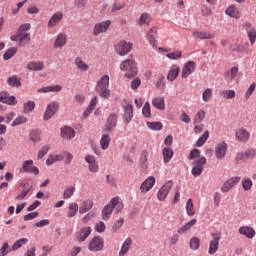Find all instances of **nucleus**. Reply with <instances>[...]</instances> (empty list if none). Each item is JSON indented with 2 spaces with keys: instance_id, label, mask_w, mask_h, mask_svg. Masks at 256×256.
<instances>
[{
  "instance_id": "nucleus-1",
  "label": "nucleus",
  "mask_w": 256,
  "mask_h": 256,
  "mask_svg": "<svg viewBox=\"0 0 256 256\" xmlns=\"http://www.w3.org/2000/svg\"><path fill=\"white\" fill-rule=\"evenodd\" d=\"M120 71H126L125 77L127 79H133V77L137 76V64H135V60L127 59L120 64Z\"/></svg>"
},
{
  "instance_id": "nucleus-2",
  "label": "nucleus",
  "mask_w": 256,
  "mask_h": 256,
  "mask_svg": "<svg viewBox=\"0 0 256 256\" xmlns=\"http://www.w3.org/2000/svg\"><path fill=\"white\" fill-rule=\"evenodd\" d=\"M97 93L102 99H109L111 90H109V75L103 76L97 83Z\"/></svg>"
},
{
  "instance_id": "nucleus-3",
  "label": "nucleus",
  "mask_w": 256,
  "mask_h": 256,
  "mask_svg": "<svg viewBox=\"0 0 256 256\" xmlns=\"http://www.w3.org/2000/svg\"><path fill=\"white\" fill-rule=\"evenodd\" d=\"M117 203H119V197H114L110 200V203L106 204L102 209V219L103 221H107L113 213V209L117 207Z\"/></svg>"
},
{
  "instance_id": "nucleus-4",
  "label": "nucleus",
  "mask_w": 256,
  "mask_h": 256,
  "mask_svg": "<svg viewBox=\"0 0 256 256\" xmlns=\"http://www.w3.org/2000/svg\"><path fill=\"white\" fill-rule=\"evenodd\" d=\"M207 164V158L201 157L193 161L192 175L193 177H199L203 173V167Z\"/></svg>"
},
{
  "instance_id": "nucleus-5",
  "label": "nucleus",
  "mask_w": 256,
  "mask_h": 256,
  "mask_svg": "<svg viewBox=\"0 0 256 256\" xmlns=\"http://www.w3.org/2000/svg\"><path fill=\"white\" fill-rule=\"evenodd\" d=\"M116 53L120 55V57H125L128 53H131V49H133V43L122 40L118 42V45L115 46Z\"/></svg>"
},
{
  "instance_id": "nucleus-6",
  "label": "nucleus",
  "mask_w": 256,
  "mask_h": 256,
  "mask_svg": "<svg viewBox=\"0 0 256 256\" xmlns=\"http://www.w3.org/2000/svg\"><path fill=\"white\" fill-rule=\"evenodd\" d=\"M212 240L209 243L208 253L209 255H215L219 251V242L221 241V233L214 232L211 234Z\"/></svg>"
},
{
  "instance_id": "nucleus-7",
  "label": "nucleus",
  "mask_w": 256,
  "mask_h": 256,
  "mask_svg": "<svg viewBox=\"0 0 256 256\" xmlns=\"http://www.w3.org/2000/svg\"><path fill=\"white\" fill-rule=\"evenodd\" d=\"M105 245V240L101 236H96L92 238L88 244L89 251L97 252L103 251Z\"/></svg>"
},
{
  "instance_id": "nucleus-8",
  "label": "nucleus",
  "mask_w": 256,
  "mask_h": 256,
  "mask_svg": "<svg viewBox=\"0 0 256 256\" xmlns=\"http://www.w3.org/2000/svg\"><path fill=\"white\" fill-rule=\"evenodd\" d=\"M11 41H19V47L29 44L31 41V34L27 32H17L16 35L10 37Z\"/></svg>"
},
{
  "instance_id": "nucleus-9",
  "label": "nucleus",
  "mask_w": 256,
  "mask_h": 256,
  "mask_svg": "<svg viewBox=\"0 0 256 256\" xmlns=\"http://www.w3.org/2000/svg\"><path fill=\"white\" fill-rule=\"evenodd\" d=\"M171 189H173V181L169 180L166 182L158 191L157 199L158 201H165L169 195Z\"/></svg>"
},
{
  "instance_id": "nucleus-10",
  "label": "nucleus",
  "mask_w": 256,
  "mask_h": 256,
  "mask_svg": "<svg viewBox=\"0 0 256 256\" xmlns=\"http://www.w3.org/2000/svg\"><path fill=\"white\" fill-rule=\"evenodd\" d=\"M59 110V102L53 101L47 105L46 111L44 112L43 120L49 121L55 113Z\"/></svg>"
},
{
  "instance_id": "nucleus-11",
  "label": "nucleus",
  "mask_w": 256,
  "mask_h": 256,
  "mask_svg": "<svg viewBox=\"0 0 256 256\" xmlns=\"http://www.w3.org/2000/svg\"><path fill=\"white\" fill-rule=\"evenodd\" d=\"M109 27H111V21L109 20L97 23L93 28V35L98 37L101 33H107V31H109Z\"/></svg>"
},
{
  "instance_id": "nucleus-12",
  "label": "nucleus",
  "mask_w": 256,
  "mask_h": 256,
  "mask_svg": "<svg viewBox=\"0 0 256 256\" xmlns=\"http://www.w3.org/2000/svg\"><path fill=\"white\" fill-rule=\"evenodd\" d=\"M240 181L241 177L239 176L231 177L223 183L220 190L222 193H229V191H231V189H233V187H235V185H237Z\"/></svg>"
},
{
  "instance_id": "nucleus-13",
  "label": "nucleus",
  "mask_w": 256,
  "mask_h": 256,
  "mask_svg": "<svg viewBox=\"0 0 256 256\" xmlns=\"http://www.w3.org/2000/svg\"><path fill=\"white\" fill-rule=\"evenodd\" d=\"M91 233H93V228H91L90 226L81 228L76 235V241H78V243L85 242L87 238L91 235Z\"/></svg>"
},
{
  "instance_id": "nucleus-14",
  "label": "nucleus",
  "mask_w": 256,
  "mask_h": 256,
  "mask_svg": "<svg viewBox=\"0 0 256 256\" xmlns=\"http://www.w3.org/2000/svg\"><path fill=\"white\" fill-rule=\"evenodd\" d=\"M23 173H33V175H39V168L33 166V160H25L22 164Z\"/></svg>"
},
{
  "instance_id": "nucleus-15",
  "label": "nucleus",
  "mask_w": 256,
  "mask_h": 256,
  "mask_svg": "<svg viewBox=\"0 0 256 256\" xmlns=\"http://www.w3.org/2000/svg\"><path fill=\"white\" fill-rule=\"evenodd\" d=\"M117 119H119V116L115 113H111L106 121L105 124V130L107 133L113 131L115 127H117Z\"/></svg>"
},
{
  "instance_id": "nucleus-16",
  "label": "nucleus",
  "mask_w": 256,
  "mask_h": 256,
  "mask_svg": "<svg viewBox=\"0 0 256 256\" xmlns=\"http://www.w3.org/2000/svg\"><path fill=\"white\" fill-rule=\"evenodd\" d=\"M197 67V64L193 61H188L186 64H184L182 69V79H187L191 73L195 71V68Z\"/></svg>"
},
{
  "instance_id": "nucleus-17",
  "label": "nucleus",
  "mask_w": 256,
  "mask_h": 256,
  "mask_svg": "<svg viewBox=\"0 0 256 256\" xmlns=\"http://www.w3.org/2000/svg\"><path fill=\"white\" fill-rule=\"evenodd\" d=\"M0 102L6 105H17V98L9 95V92H0Z\"/></svg>"
},
{
  "instance_id": "nucleus-18",
  "label": "nucleus",
  "mask_w": 256,
  "mask_h": 256,
  "mask_svg": "<svg viewBox=\"0 0 256 256\" xmlns=\"http://www.w3.org/2000/svg\"><path fill=\"white\" fill-rule=\"evenodd\" d=\"M215 155H216V159H225V155H227V143L222 142L219 143L216 147H215Z\"/></svg>"
},
{
  "instance_id": "nucleus-19",
  "label": "nucleus",
  "mask_w": 256,
  "mask_h": 256,
  "mask_svg": "<svg viewBox=\"0 0 256 256\" xmlns=\"http://www.w3.org/2000/svg\"><path fill=\"white\" fill-rule=\"evenodd\" d=\"M86 163H88V169L91 173H97L99 171V165L97 164V161L95 160V156L93 155H87L85 157Z\"/></svg>"
},
{
  "instance_id": "nucleus-20",
  "label": "nucleus",
  "mask_w": 256,
  "mask_h": 256,
  "mask_svg": "<svg viewBox=\"0 0 256 256\" xmlns=\"http://www.w3.org/2000/svg\"><path fill=\"white\" fill-rule=\"evenodd\" d=\"M155 185V177L149 176L140 186V191L142 193H147L148 191H151L153 189V186Z\"/></svg>"
},
{
  "instance_id": "nucleus-21",
  "label": "nucleus",
  "mask_w": 256,
  "mask_h": 256,
  "mask_svg": "<svg viewBox=\"0 0 256 256\" xmlns=\"http://www.w3.org/2000/svg\"><path fill=\"white\" fill-rule=\"evenodd\" d=\"M124 110V120L125 123H131L133 121V106L132 104H126L123 106Z\"/></svg>"
},
{
  "instance_id": "nucleus-22",
  "label": "nucleus",
  "mask_w": 256,
  "mask_h": 256,
  "mask_svg": "<svg viewBox=\"0 0 256 256\" xmlns=\"http://www.w3.org/2000/svg\"><path fill=\"white\" fill-rule=\"evenodd\" d=\"M250 137L251 134L245 128H241L236 132V139H238V141H240L241 143L249 141Z\"/></svg>"
},
{
  "instance_id": "nucleus-23",
  "label": "nucleus",
  "mask_w": 256,
  "mask_h": 256,
  "mask_svg": "<svg viewBox=\"0 0 256 256\" xmlns=\"http://www.w3.org/2000/svg\"><path fill=\"white\" fill-rule=\"evenodd\" d=\"M65 45H67V34L65 33L58 34L54 42V49H61V47H65Z\"/></svg>"
},
{
  "instance_id": "nucleus-24",
  "label": "nucleus",
  "mask_w": 256,
  "mask_h": 256,
  "mask_svg": "<svg viewBox=\"0 0 256 256\" xmlns=\"http://www.w3.org/2000/svg\"><path fill=\"white\" fill-rule=\"evenodd\" d=\"M60 91H63L61 85L46 86L37 90L38 93H60Z\"/></svg>"
},
{
  "instance_id": "nucleus-25",
  "label": "nucleus",
  "mask_w": 256,
  "mask_h": 256,
  "mask_svg": "<svg viewBox=\"0 0 256 256\" xmlns=\"http://www.w3.org/2000/svg\"><path fill=\"white\" fill-rule=\"evenodd\" d=\"M179 71H181V69L179 68V65L177 64L172 65L170 70L168 71L167 79L170 82L175 81V79L179 77Z\"/></svg>"
},
{
  "instance_id": "nucleus-26",
  "label": "nucleus",
  "mask_w": 256,
  "mask_h": 256,
  "mask_svg": "<svg viewBox=\"0 0 256 256\" xmlns=\"http://www.w3.org/2000/svg\"><path fill=\"white\" fill-rule=\"evenodd\" d=\"M61 137L63 139L71 140L75 137V130L71 127L64 126L61 128Z\"/></svg>"
},
{
  "instance_id": "nucleus-27",
  "label": "nucleus",
  "mask_w": 256,
  "mask_h": 256,
  "mask_svg": "<svg viewBox=\"0 0 256 256\" xmlns=\"http://www.w3.org/2000/svg\"><path fill=\"white\" fill-rule=\"evenodd\" d=\"M157 37V27H152L147 31V39L152 47H156L155 43H157L156 40Z\"/></svg>"
},
{
  "instance_id": "nucleus-28",
  "label": "nucleus",
  "mask_w": 256,
  "mask_h": 256,
  "mask_svg": "<svg viewBox=\"0 0 256 256\" xmlns=\"http://www.w3.org/2000/svg\"><path fill=\"white\" fill-rule=\"evenodd\" d=\"M238 231L240 235H244L247 239H253L255 237V230L249 226H242Z\"/></svg>"
},
{
  "instance_id": "nucleus-29",
  "label": "nucleus",
  "mask_w": 256,
  "mask_h": 256,
  "mask_svg": "<svg viewBox=\"0 0 256 256\" xmlns=\"http://www.w3.org/2000/svg\"><path fill=\"white\" fill-rule=\"evenodd\" d=\"M60 21H63V12L58 11L48 21V27H55Z\"/></svg>"
},
{
  "instance_id": "nucleus-30",
  "label": "nucleus",
  "mask_w": 256,
  "mask_h": 256,
  "mask_svg": "<svg viewBox=\"0 0 256 256\" xmlns=\"http://www.w3.org/2000/svg\"><path fill=\"white\" fill-rule=\"evenodd\" d=\"M45 67V64L41 61L38 62H29L26 66V69H28V71H43Z\"/></svg>"
},
{
  "instance_id": "nucleus-31",
  "label": "nucleus",
  "mask_w": 256,
  "mask_h": 256,
  "mask_svg": "<svg viewBox=\"0 0 256 256\" xmlns=\"http://www.w3.org/2000/svg\"><path fill=\"white\" fill-rule=\"evenodd\" d=\"M93 209V201L92 200H85L82 202L80 208H79V213L81 215L87 213L88 211H91Z\"/></svg>"
},
{
  "instance_id": "nucleus-32",
  "label": "nucleus",
  "mask_w": 256,
  "mask_h": 256,
  "mask_svg": "<svg viewBox=\"0 0 256 256\" xmlns=\"http://www.w3.org/2000/svg\"><path fill=\"white\" fill-rule=\"evenodd\" d=\"M152 105L159 111H164L165 109V98L164 97H156L152 99Z\"/></svg>"
},
{
  "instance_id": "nucleus-33",
  "label": "nucleus",
  "mask_w": 256,
  "mask_h": 256,
  "mask_svg": "<svg viewBox=\"0 0 256 256\" xmlns=\"http://www.w3.org/2000/svg\"><path fill=\"white\" fill-rule=\"evenodd\" d=\"M133 243V240H131V238H127L121 247V250L119 252V256H125L127 255L129 249H131V244Z\"/></svg>"
},
{
  "instance_id": "nucleus-34",
  "label": "nucleus",
  "mask_w": 256,
  "mask_h": 256,
  "mask_svg": "<svg viewBox=\"0 0 256 256\" xmlns=\"http://www.w3.org/2000/svg\"><path fill=\"white\" fill-rule=\"evenodd\" d=\"M137 23L140 26L149 25V23H151V14L147 12L142 13Z\"/></svg>"
},
{
  "instance_id": "nucleus-35",
  "label": "nucleus",
  "mask_w": 256,
  "mask_h": 256,
  "mask_svg": "<svg viewBox=\"0 0 256 256\" xmlns=\"http://www.w3.org/2000/svg\"><path fill=\"white\" fill-rule=\"evenodd\" d=\"M226 15H229V17H233L234 19H239V9L235 5H231L228 7L225 11Z\"/></svg>"
},
{
  "instance_id": "nucleus-36",
  "label": "nucleus",
  "mask_w": 256,
  "mask_h": 256,
  "mask_svg": "<svg viewBox=\"0 0 256 256\" xmlns=\"http://www.w3.org/2000/svg\"><path fill=\"white\" fill-rule=\"evenodd\" d=\"M109 143H111V136L109 134H103L100 140V146L103 151L109 149Z\"/></svg>"
},
{
  "instance_id": "nucleus-37",
  "label": "nucleus",
  "mask_w": 256,
  "mask_h": 256,
  "mask_svg": "<svg viewBox=\"0 0 256 256\" xmlns=\"http://www.w3.org/2000/svg\"><path fill=\"white\" fill-rule=\"evenodd\" d=\"M193 37L197 40H199V39H213V37H215V34H211L209 32L196 31V32L193 33Z\"/></svg>"
},
{
  "instance_id": "nucleus-38",
  "label": "nucleus",
  "mask_w": 256,
  "mask_h": 256,
  "mask_svg": "<svg viewBox=\"0 0 256 256\" xmlns=\"http://www.w3.org/2000/svg\"><path fill=\"white\" fill-rule=\"evenodd\" d=\"M162 155H163L164 163H169L171 159H173V149L164 148L162 150Z\"/></svg>"
},
{
  "instance_id": "nucleus-39",
  "label": "nucleus",
  "mask_w": 256,
  "mask_h": 256,
  "mask_svg": "<svg viewBox=\"0 0 256 256\" xmlns=\"http://www.w3.org/2000/svg\"><path fill=\"white\" fill-rule=\"evenodd\" d=\"M237 73H239V68L232 67L230 71L225 73L226 81H233L237 77Z\"/></svg>"
},
{
  "instance_id": "nucleus-40",
  "label": "nucleus",
  "mask_w": 256,
  "mask_h": 256,
  "mask_svg": "<svg viewBox=\"0 0 256 256\" xmlns=\"http://www.w3.org/2000/svg\"><path fill=\"white\" fill-rule=\"evenodd\" d=\"M29 243V239L27 238H22L14 242L12 245V251H17V249H21L23 245H27Z\"/></svg>"
},
{
  "instance_id": "nucleus-41",
  "label": "nucleus",
  "mask_w": 256,
  "mask_h": 256,
  "mask_svg": "<svg viewBox=\"0 0 256 256\" xmlns=\"http://www.w3.org/2000/svg\"><path fill=\"white\" fill-rule=\"evenodd\" d=\"M207 139H209V131L206 130L202 136L197 140L195 147H203L205 143H207Z\"/></svg>"
},
{
  "instance_id": "nucleus-42",
  "label": "nucleus",
  "mask_w": 256,
  "mask_h": 256,
  "mask_svg": "<svg viewBox=\"0 0 256 256\" xmlns=\"http://www.w3.org/2000/svg\"><path fill=\"white\" fill-rule=\"evenodd\" d=\"M77 211H79V205H77V203H71L69 205V212L67 217L69 219H73V217H75V215H77Z\"/></svg>"
},
{
  "instance_id": "nucleus-43",
  "label": "nucleus",
  "mask_w": 256,
  "mask_h": 256,
  "mask_svg": "<svg viewBox=\"0 0 256 256\" xmlns=\"http://www.w3.org/2000/svg\"><path fill=\"white\" fill-rule=\"evenodd\" d=\"M7 84L10 87H21V80L17 76L13 75L7 79Z\"/></svg>"
},
{
  "instance_id": "nucleus-44",
  "label": "nucleus",
  "mask_w": 256,
  "mask_h": 256,
  "mask_svg": "<svg viewBox=\"0 0 256 256\" xmlns=\"http://www.w3.org/2000/svg\"><path fill=\"white\" fill-rule=\"evenodd\" d=\"M75 65L78 69H80V71H89V65H87L83 59L81 58H76L75 59Z\"/></svg>"
},
{
  "instance_id": "nucleus-45",
  "label": "nucleus",
  "mask_w": 256,
  "mask_h": 256,
  "mask_svg": "<svg viewBox=\"0 0 256 256\" xmlns=\"http://www.w3.org/2000/svg\"><path fill=\"white\" fill-rule=\"evenodd\" d=\"M146 125L152 131H161L163 129V123L161 122H147Z\"/></svg>"
},
{
  "instance_id": "nucleus-46",
  "label": "nucleus",
  "mask_w": 256,
  "mask_h": 256,
  "mask_svg": "<svg viewBox=\"0 0 256 256\" xmlns=\"http://www.w3.org/2000/svg\"><path fill=\"white\" fill-rule=\"evenodd\" d=\"M29 191H31V187H29V185L24 184L23 191L15 197V200L16 201H23V199L25 197H27V194L29 193Z\"/></svg>"
},
{
  "instance_id": "nucleus-47",
  "label": "nucleus",
  "mask_w": 256,
  "mask_h": 256,
  "mask_svg": "<svg viewBox=\"0 0 256 256\" xmlns=\"http://www.w3.org/2000/svg\"><path fill=\"white\" fill-rule=\"evenodd\" d=\"M30 139L33 143H39L41 141V132L39 130H32L30 132Z\"/></svg>"
},
{
  "instance_id": "nucleus-48",
  "label": "nucleus",
  "mask_w": 256,
  "mask_h": 256,
  "mask_svg": "<svg viewBox=\"0 0 256 256\" xmlns=\"http://www.w3.org/2000/svg\"><path fill=\"white\" fill-rule=\"evenodd\" d=\"M16 53H17V48L12 47L8 49L3 55L4 61H9V59H11L13 55H15Z\"/></svg>"
},
{
  "instance_id": "nucleus-49",
  "label": "nucleus",
  "mask_w": 256,
  "mask_h": 256,
  "mask_svg": "<svg viewBox=\"0 0 256 256\" xmlns=\"http://www.w3.org/2000/svg\"><path fill=\"white\" fill-rule=\"evenodd\" d=\"M203 119H205V111L199 110L194 118V125H199L203 122Z\"/></svg>"
},
{
  "instance_id": "nucleus-50",
  "label": "nucleus",
  "mask_w": 256,
  "mask_h": 256,
  "mask_svg": "<svg viewBox=\"0 0 256 256\" xmlns=\"http://www.w3.org/2000/svg\"><path fill=\"white\" fill-rule=\"evenodd\" d=\"M188 159L190 161H192V160L197 161V159H201V151L199 149H193L190 152Z\"/></svg>"
},
{
  "instance_id": "nucleus-51",
  "label": "nucleus",
  "mask_w": 256,
  "mask_h": 256,
  "mask_svg": "<svg viewBox=\"0 0 256 256\" xmlns=\"http://www.w3.org/2000/svg\"><path fill=\"white\" fill-rule=\"evenodd\" d=\"M142 115H144V117L151 118V104L149 103V101L145 102L142 108Z\"/></svg>"
},
{
  "instance_id": "nucleus-52",
  "label": "nucleus",
  "mask_w": 256,
  "mask_h": 256,
  "mask_svg": "<svg viewBox=\"0 0 256 256\" xmlns=\"http://www.w3.org/2000/svg\"><path fill=\"white\" fill-rule=\"evenodd\" d=\"M252 187L253 181L250 178L242 180V188L244 189V191H251Z\"/></svg>"
},
{
  "instance_id": "nucleus-53",
  "label": "nucleus",
  "mask_w": 256,
  "mask_h": 256,
  "mask_svg": "<svg viewBox=\"0 0 256 256\" xmlns=\"http://www.w3.org/2000/svg\"><path fill=\"white\" fill-rule=\"evenodd\" d=\"M186 213L190 217H193V215H195V211H193V200L192 199H188V201L186 203Z\"/></svg>"
},
{
  "instance_id": "nucleus-54",
  "label": "nucleus",
  "mask_w": 256,
  "mask_h": 256,
  "mask_svg": "<svg viewBox=\"0 0 256 256\" xmlns=\"http://www.w3.org/2000/svg\"><path fill=\"white\" fill-rule=\"evenodd\" d=\"M200 247V241L199 238L197 237H193L190 240V249H192V251H197V249H199Z\"/></svg>"
},
{
  "instance_id": "nucleus-55",
  "label": "nucleus",
  "mask_w": 256,
  "mask_h": 256,
  "mask_svg": "<svg viewBox=\"0 0 256 256\" xmlns=\"http://www.w3.org/2000/svg\"><path fill=\"white\" fill-rule=\"evenodd\" d=\"M212 96H213V90L211 88H207L202 93V99L203 101H205V103H207V101H209V99H211Z\"/></svg>"
},
{
  "instance_id": "nucleus-56",
  "label": "nucleus",
  "mask_w": 256,
  "mask_h": 256,
  "mask_svg": "<svg viewBox=\"0 0 256 256\" xmlns=\"http://www.w3.org/2000/svg\"><path fill=\"white\" fill-rule=\"evenodd\" d=\"M35 109V102L28 101L24 103V113H31Z\"/></svg>"
},
{
  "instance_id": "nucleus-57",
  "label": "nucleus",
  "mask_w": 256,
  "mask_h": 256,
  "mask_svg": "<svg viewBox=\"0 0 256 256\" xmlns=\"http://www.w3.org/2000/svg\"><path fill=\"white\" fill-rule=\"evenodd\" d=\"M27 121L25 116H19L12 122L11 127H17V125H23Z\"/></svg>"
},
{
  "instance_id": "nucleus-58",
  "label": "nucleus",
  "mask_w": 256,
  "mask_h": 256,
  "mask_svg": "<svg viewBox=\"0 0 256 256\" xmlns=\"http://www.w3.org/2000/svg\"><path fill=\"white\" fill-rule=\"evenodd\" d=\"M248 38H249L251 45H255V41H256V29L255 28H251L248 31Z\"/></svg>"
},
{
  "instance_id": "nucleus-59",
  "label": "nucleus",
  "mask_w": 256,
  "mask_h": 256,
  "mask_svg": "<svg viewBox=\"0 0 256 256\" xmlns=\"http://www.w3.org/2000/svg\"><path fill=\"white\" fill-rule=\"evenodd\" d=\"M74 193H75V187L71 186L64 191L63 198L71 199V197H73Z\"/></svg>"
},
{
  "instance_id": "nucleus-60",
  "label": "nucleus",
  "mask_w": 256,
  "mask_h": 256,
  "mask_svg": "<svg viewBox=\"0 0 256 256\" xmlns=\"http://www.w3.org/2000/svg\"><path fill=\"white\" fill-rule=\"evenodd\" d=\"M49 149H51L49 147V145H44L38 152V159H43L44 155H47V153H49Z\"/></svg>"
},
{
  "instance_id": "nucleus-61",
  "label": "nucleus",
  "mask_w": 256,
  "mask_h": 256,
  "mask_svg": "<svg viewBox=\"0 0 256 256\" xmlns=\"http://www.w3.org/2000/svg\"><path fill=\"white\" fill-rule=\"evenodd\" d=\"M221 95H223V97H225V99H235L234 90H224L221 92Z\"/></svg>"
},
{
  "instance_id": "nucleus-62",
  "label": "nucleus",
  "mask_w": 256,
  "mask_h": 256,
  "mask_svg": "<svg viewBox=\"0 0 256 256\" xmlns=\"http://www.w3.org/2000/svg\"><path fill=\"white\" fill-rule=\"evenodd\" d=\"M105 223L104 222H98L95 225V231H97V233H105Z\"/></svg>"
},
{
  "instance_id": "nucleus-63",
  "label": "nucleus",
  "mask_w": 256,
  "mask_h": 256,
  "mask_svg": "<svg viewBox=\"0 0 256 256\" xmlns=\"http://www.w3.org/2000/svg\"><path fill=\"white\" fill-rule=\"evenodd\" d=\"M9 253V244L4 242L0 248V256H6Z\"/></svg>"
},
{
  "instance_id": "nucleus-64",
  "label": "nucleus",
  "mask_w": 256,
  "mask_h": 256,
  "mask_svg": "<svg viewBox=\"0 0 256 256\" xmlns=\"http://www.w3.org/2000/svg\"><path fill=\"white\" fill-rule=\"evenodd\" d=\"M245 156L247 159H253L256 157V149L255 148H250L245 152Z\"/></svg>"
}]
</instances>
